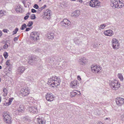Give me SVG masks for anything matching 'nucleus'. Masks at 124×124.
I'll return each mask as SVG.
<instances>
[{
	"label": "nucleus",
	"mask_w": 124,
	"mask_h": 124,
	"mask_svg": "<svg viewBox=\"0 0 124 124\" xmlns=\"http://www.w3.org/2000/svg\"><path fill=\"white\" fill-rule=\"evenodd\" d=\"M61 80L56 76L52 77L48 79V83L52 87H54L60 85Z\"/></svg>",
	"instance_id": "f257e3e1"
},
{
	"label": "nucleus",
	"mask_w": 124,
	"mask_h": 124,
	"mask_svg": "<svg viewBox=\"0 0 124 124\" xmlns=\"http://www.w3.org/2000/svg\"><path fill=\"white\" fill-rule=\"evenodd\" d=\"M109 85L111 88L115 90H117L120 86V83L116 80L111 81Z\"/></svg>",
	"instance_id": "f03ea898"
},
{
	"label": "nucleus",
	"mask_w": 124,
	"mask_h": 124,
	"mask_svg": "<svg viewBox=\"0 0 124 124\" xmlns=\"http://www.w3.org/2000/svg\"><path fill=\"white\" fill-rule=\"evenodd\" d=\"M3 116L5 122L8 124L11 123V117L8 112H4Z\"/></svg>",
	"instance_id": "7ed1b4c3"
},
{
	"label": "nucleus",
	"mask_w": 124,
	"mask_h": 124,
	"mask_svg": "<svg viewBox=\"0 0 124 124\" xmlns=\"http://www.w3.org/2000/svg\"><path fill=\"white\" fill-rule=\"evenodd\" d=\"M112 45V47L115 49L117 50L119 47V44L117 39L115 38L112 39L111 41Z\"/></svg>",
	"instance_id": "20e7f679"
},
{
	"label": "nucleus",
	"mask_w": 124,
	"mask_h": 124,
	"mask_svg": "<svg viewBox=\"0 0 124 124\" xmlns=\"http://www.w3.org/2000/svg\"><path fill=\"white\" fill-rule=\"evenodd\" d=\"M71 22L67 19H64L62 21L60 22V24L62 27L65 28H68Z\"/></svg>",
	"instance_id": "39448f33"
},
{
	"label": "nucleus",
	"mask_w": 124,
	"mask_h": 124,
	"mask_svg": "<svg viewBox=\"0 0 124 124\" xmlns=\"http://www.w3.org/2000/svg\"><path fill=\"white\" fill-rule=\"evenodd\" d=\"M39 34L36 31L32 32L30 34L31 39L35 41H36L39 39Z\"/></svg>",
	"instance_id": "423d86ee"
},
{
	"label": "nucleus",
	"mask_w": 124,
	"mask_h": 124,
	"mask_svg": "<svg viewBox=\"0 0 124 124\" xmlns=\"http://www.w3.org/2000/svg\"><path fill=\"white\" fill-rule=\"evenodd\" d=\"M54 97V95L52 93H47L46 96V100L50 101H53Z\"/></svg>",
	"instance_id": "0eeeda50"
},
{
	"label": "nucleus",
	"mask_w": 124,
	"mask_h": 124,
	"mask_svg": "<svg viewBox=\"0 0 124 124\" xmlns=\"http://www.w3.org/2000/svg\"><path fill=\"white\" fill-rule=\"evenodd\" d=\"M116 101L117 105L121 106L124 104V99L123 98L117 97L116 99Z\"/></svg>",
	"instance_id": "6e6552de"
},
{
	"label": "nucleus",
	"mask_w": 124,
	"mask_h": 124,
	"mask_svg": "<svg viewBox=\"0 0 124 124\" xmlns=\"http://www.w3.org/2000/svg\"><path fill=\"white\" fill-rule=\"evenodd\" d=\"M20 94H22L23 96H25L28 95L29 93V90L28 89V88H22L20 91Z\"/></svg>",
	"instance_id": "1a4fd4ad"
},
{
	"label": "nucleus",
	"mask_w": 124,
	"mask_h": 124,
	"mask_svg": "<svg viewBox=\"0 0 124 124\" xmlns=\"http://www.w3.org/2000/svg\"><path fill=\"white\" fill-rule=\"evenodd\" d=\"M91 68L93 72L97 73L99 72L101 69V68L99 66L94 65H92Z\"/></svg>",
	"instance_id": "9d476101"
},
{
	"label": "nucleus",
	"mask_w": 124,
	"mask_h": 124,
	"mask_svg": "<svg viewBox=\"0 0 124 124\" xmlns=\"http://www.w3.org/2000/svg\"><path fill=\"white\" fill-rule=\"evenodd\" d=\"M25 70L26 69L24 67L21 66L19 67L16 70L17 74H21L23 73Z\"/></svg>",
	"instance_id": "9b49d317"
},
{
	"label": "nucleus",
	"mask_w": 124,
	"mask_h": 124,
	"mask_svg": "<svg viewBox=\"0 0 124 124\" xmlns=\"http://www.w3.org/2000/svg\"><path fill=\"white\" fill-rule=\"evenodd\" d=\"M78 62L80 65L84 66L87 62V60L85 58L82 57L79 59Z\"/></svg>",
	"instance_id": "f8f14e48"
},
{
	"label": "nucleus",
	"mask_w": 124,
	"mask_h": 124,
	"mask_svg": "<svg viewBox=\"0 0 124 124\" xmlns=\"http://www.w3.org/2000/svg\"><path fill=\"white\" fill-rule=\"evenodd\" d=\"M104 34L106 36H111L114 34L113 31L110 30H107L106 31L104 32Z\"/></svg>",
	"instance_id": "ddd939ff"
},
{
	"label": "nucleus",
	"mask_w": 124,
	"mask_h": 124,
	"mask_svg": "<svg viewBox=\"0 0 124 124\" xmlns=\"http://www.w3.org/2000/svg\"><path fill=\"white\" fill-rule=\"evenodd\" d=\"M119 0H111V6L112 7L116 8Z\"/></svg>",
	"instance_id": "4468645a"
},
{
	"label": "nucleus",
	"mask_w": 124,
	"mask_h": 124,
	"mask_svg": "<svg viewBox=\"0 0 124 124\" xmlns=\"http://www.w3.org/2000/svg\"><path fill=\"white\" fill-rule=\"evenodd\" d=\"M80 14V11L78 10H76L72 13L71 16L75 17H77Z\"/></svg>",
	"instance_id": "2eb2a0df"
},
{
	"label": "nucleus",
	"mask_w": 124,
	"mask_h": 124,
	"mask_svg": "<svg viewBox=\"0 0 124 124\" xmlns=\"http://www.w3.org/2000/svg\"><path fill=\"white\" fill-rule=\"evenodd\" d=\"M28 109L32 113H35L37 112V109L35 107H30Z\"/></svg>",
	"instance_id": "dca6fc26"
},
{
	"label": "nucleus",
	"mask_w": 124,
	"mask_h": 124,
	"mask_svg": "<svg viewBox=\"0 0 124 124\" xmlns=\"http://www.w3.org/2000/svg\"><path fill=\"white\" fill-rule=\"evenodd\" d=\"M78 83V81L77 80H74L71 82L70 84V85L73 88H76L77 86Z\"/></svg>",
	"instance_id": "f3484780"
},
{
	"label": "nucleus",
	"mask_w": 124,
	"mask_h": 124,
	"mask_svg": "<svg viewBox=\"0 0 124 124\" xmlns=\"http://www.w3.org/2000/svg\"><path fill=\"white\" fill-rule=\"evenodd\" d=\"M15 9L17 13L22 12L23 11L22 6L21 5L16 6Z\"/></svg>",
	"instance_id": "a211bd4d"
},
{
	"label": "nucleus",
	"mask_w": 124,
	"mask_h": 124,
	"mask_svg": "<svg viewBox=\"0 0 124 124\" xmlns=\"http://www.w3.org/2000/svg\"><path fill=\"white\" fill-rule=\"evenodd\" d=\"M45 15L46 16V17L47 18H49L51 15V11L50 10L48 9L46 10L44 13Z\"/></svg>",
	"instance_id": "6ab92c4d"
},
{
	"label": "nucleus",
	"mask_w": 124,
	"mask_h": 124,
	"mask_svg": "<svg viewBox=\"0 0 124 124\" xmlns=\"http://www.w3.org/2000/svg\"><path fill=\"white\" fill-rule=\"evenodd\" d=\"M70 93V96L73 97L75 96L77 94L79 95L80 93V92L76 90H73Z\"/></svg>",
	"instance_id": "aec40b11"
},
{
	"label": "nucleus",
	"mask_w": 124,
	"mask_h": 124,
	"mask_svg": "<svg viewBox=\"0 0 124 124\" xmlns=\"http://www.w3.org/2000/svg\"><path fill=\"white\" fill-rule=\"evenodd\" d=\"M47 38L49 39H52L54 38V34L51 32H49L47 34Z\"/></svg>",
	"instance_id": "412c9836"
},
{
	"label": "nucleus",
	"mask_w": 124,
	"mask_h": 124,
	"mask_svg": "<svg viewBox=\"0 0 124 124\" xmlns=\"http://www.w3.org/2000/svg\"><path fill=\"white\" fill-rule=\"evenodd\" d=\"M124 6V3L121 2L119 0V1H118V3L117 4V6H116V8H122V7Z\"/></svg>",
	"instance_id": "4be33fe9"
},
{
	"label": "nucleus",
	"mask_w": 124,
	"mask_h": 124,
	"mask_svg": "<svg viewBox=\"0 0 124 124\" xmlns=\"http://www.w3.org/2000/svg\"><path fill=\"white\" fill-rule=\"evenodd\" d=\"M100 2L98 0H95V2H94V7H99L100 6Z\"/></svg>",
	"instance_id": "5701e85b"
},
{
	"label": "nucleus",
	"mask_w": 124,
	"mask_h": 124,
	"mask_svg": "<svg viewBox=\"0 0 124 124\" xmlns=\"http://www.w3.org/2000/svg\"><path fill=\"white\" fill-rule=\"evenodd\" d=\"M12 101V99H11L9 98L8 101L6 102L5 103H4V104L6 106H8L11 104Z\"/></svg>",
	"instance_id": "b1692460"
},
{
	"label": "nucleus",
	"mask_w": 124,
	"mask_h": 124,
	"mask_svg": "<svg viewBox=\"0 0 124 124\" xmlns=\"http://www.w3.org/2000/svg\"><path fill=\"white\" fill-rule=\"evenodd\" d=\"M106 25L105 24H102L98 26V29L99 30H101L103 29L105 27Z\"/></svg>",
	"instance_id": "393cba45"
},
{
	"label": "nucleus",
	"mask_w": 124,
	"mask_h": 124,
	"mask_svg": "<svg viewBox=\"0 0 124 124\" xmlns=\"http://www.w3.org/2000/svg\"><path fill=\"white\" fill-rule=\"evenodd\" d=\"M38 122L39 124H45V121L41 119L38 120Z\"/></svg>",
	"instance_id": "a878e982"
},
{
	"label": "nucleus",
	"mask_w": 124,
	"mask_h": 124,
	"mask_svg": "<svg viewBox=\"0 0 124 124\" xmlns=\"http://www.w3.org/2000/svg\"><path fill=\"white\" fill-rule=\"evenodd\" d=\"M8 44H9V43L8 42V40H7L5 42V45L3 46V48L4 49H6L8 48Z\"/></svg>",
	"instance_id": "bb28decb"
},
{
	"label": "nucleus",
	"mask_w": 124,
	"mask_h": 124,
	"mask_svg": "<svg viewBox=\"0 0 124 124\" xmlns=\"http://www.w3.org/2000/svg\"><path fill=\"white\" fill-rule=\"evenodd\" d=\"M117 76L121 81H123V78L122 74L121 73H119L117 75Z\"/></svg>",
	"instance_id": "cd10ccee"
},
{
	"label": "nucleus",
	"mask_w": 124,
	"mask_h": 124,
	"mask_svg": "<svg viewBox=\"0 0 124 124\" xmlns=\"http://www.w3.org/2000/svg\"><path fill=\"white\" fill-rule=\"evenodd\" d=\"M94 2H95V0H91L89 2L90 6L92 7H94Z\"/></svg>",
	"instance_id": "c85d7f7f"
},
{
	"label": "nucleus",
	"mask_w": 124,
	"mask_h": 124,
	"mask_svg": "<svg viewBox=\"0 0 124 124\" xmlns=\"http://www.w3.org/2000/svg\"><path fill=\"white\" fill-rule=\"evenodd\" d=\"M6 15V12L3 10H0V18Z\"/></svg>",
	"instance_id": "c756f323"
},
{
	"label": "nucleus",
	"mask_w": 124,
	"mask_h": 124,
	"mask_svg": "<svg viewBox=\"0 0 124 124\" xmlns=\"http://www.w3.org/2000/svg\"><path fill=\"white\" fill-rule=\"evenodd\" d=\"M3 92L4 93V94H3V96L4 97L6 96L7 94V90L6 89L4 88L3 90Z\"/></svg>",
	"instance_id": "7c9ffc66"
},
{
	"label": "nucleus",
	"mask_w": 124,
	"mask_h": 124,
	"mask_svg": "<svg viewBox=\"0 0 124 124\" xmlns=\"http://www.w3.org/2000/svg\"><path fill=\"white\" fill-rule=\"evenodd\" d=\"M24 108L22 106H21L20 107V108H19L18 109V111L19 112H23L24 111Z\"/></svg>",
	"instance_id": "2f4dec72"
},
{
	"label": "nucleus",
	"mask_w": 124,
	"mask_h": 124,
	"mask_svg": "<svg viewBox=\"0 0 124 124\" xmlns=\"http://www.w3.org/2000/svg\"><path fill=\"white\" fill-rule=\"evenodd\" d=\"M120 117L121 120L124 121V113H121L120 114Z\"/></svg>",
	"instance_id": "473e14b6"
},
{
	"label": "nucleus",
	"mask_w": 124,
	"mask_h": 124,
	"mask_svg": "<svg viewBox=\"0 0 124 124\" xmlns=\"http://www.w3.org/2000/svg\"><path fill=\"white\" fill-rule=\"evenodd\" d=\"M26 25L25 24H23L22 26L21 29L22 30H24L25 28H26Z\"/></svg>",
	"instance_id": "72a5a7b5"
},
{
	"label": "nucleus",
	"mask_w": 124,
	"mask_h": 124,
	"mask_svg": "<svg viewBox=\"0 0 124 124\" xmlns=\"http://www.w3.org/2000/svg\"><path fill=\"white\" fill-rule=\"evenodd\" d=\"M18 29L17 28H16L13 31V33L12 34V35H14V34H16L17 33V32L18 31Z\"/></svg>",
	"instance_id": "f704fd0d"
},
{
	"label": "nucleus",
	"mask_w": 124,
	"mask_h": 124,
	"mask_svg": "<svg viewBox=\"0 0 124 124\" xmlns=\"http://www.w3.org/2000/svg\"><path fill=\"white\" fill-rule=\"evenodd\" d=\"M3 55L5 59L7 58L8 56V53L6 52H4L3 54Z\"/></svg>",
	"instance_id": "c9c22d12"
},
{
	"label": "nucleus",
	"mask_w": 124,
	"mask_h": 124,
	"mask_svg": "<svg viewBox=\"0 0 124 124\" xmlns=\"http://www.w3.org/2000/svg\"><path fill=\"white\" fill-rule=\"evenodd\" d=\"M27 78L28 79V80L29 81H31V82L33 81L34 80V79L32 78L31 77H28Z\"/></svg>",
	"instance_id": "e433bc0d"
},
{
	"label": "nucleus",
	"mask_w": 124,
	"mask_h": 124,
	"mask_svg": "<svg viewBox=\"0 0 124 124\" xmlns=\"http://www.w3.org/2000/svg\"><path fill=\"white\" fill-rule=\"evenodd\" d=\"M10 60H8L6 62V65L8 66H10L11 65V64L10 63Z\"/></svg>",
	"instance_id": "4c0bfd02"
},
{
	"label": "nucleus",
	"mask_w": 124,
	"mask_h": 124,
	"mask_svg": "<svg viewBox=\"0 0 124 124\" xmlns=\"http://www.w3.org/2000/svg\"><path fill=\"white\" fill-rule=\"evenodd\" d=\"M35 15L33 14L31 16H30V18L31 19H34L36 18Z\"/></svg>",
	"instance_id": "58836bf2"
},
{
	"label": "nucleus",
	"mask_w": 124,
	"mask_h": 124,
	"mask_svg": "<svg viewBox=\"0 0 124 124\" xmlns=\"http://www.w3.org/2000/svg\"><path fill=\"white\" fill-rule=\"evenodd\" d=\"M29 58V62H32L33 61V60H34V58L32 57V56H30Z\"/></svg>",
	"instance_id": "ea45409f"
},
{
	"label": "nucleus",
	"mask_w": 124,
	"mask_h": 124,
	"mask_svg": "<svg viewBox=\"0 0 124 124\" xmlns=\"http://www.w3.org/2000/svg\"><path fill=\"white\" fill-rule=\"evenodd\" d=\"M33 24V22L32 21H30L27 24V26L28 27L31 26Z\"/></svg>",
	"instance_id": "a19ab883"
},
{
	"label": "nucleus",
	"mask_w": 124,
	"mask_h": 124,
	"mask_svg": "<svg viewBox=\"0 0 124 124\" xmlns=\"http://www.w3.org/2000/svg\"><path fill=\"white\" fill-rule=\"evenodd\" d=\"M55 58L54 57H51L50 58V60L52 62H54L55 61Z\"/></svg>",
	"instance_id": "79ce46f5"
},
{
	"label": "nucleus",
	"mask_w": 124,
	"mask_h": 124,
	"mask_svg": "<svg viewBox=\"0 0 124 124\" xmlns=\"http://www.w3.org/2000/svg\"><path fill=\"white\" fill-rule=\"evenodd\" d=\"M19 35L18 37H15L14 38V41L15 42H16V41L17 40H18V38H19Z\"/></svg>",
	"instance_id": "37998d69"
},
{
	"label": "nucleus",
	"mask_w": 124,
	"mask_h": 124,
	"mask_svg": "<svg viewBox=\"0 0 124 124\" xmlns=\"http://www.w3.org/2000/svg\"><path fill=\"white\" fill-rule=\"evenodd\" d=\"M33 7L36 9H37L39 8V6L37 4H35L34 5Z\"/></svg>",
	"instance_id": "c03bdc74"
},
{
	"label": "nucleus",
	"mask_w": 124,
	"mask_h": 124,
	"mask_svg": "<svg viewBox=\"0 0 124 124\" xmlns=\"http://www.w3.org/2000/svg\"><path fill=\"white\" fill-rule=\"evenodd\" d=\"M31 12L33 13H35L36 12V10L34 9H32L31 10Z\"/></svg>",
	"instance_id": "a18cd8bd"
},
{
	"label": "nucleus",
	"mask_w": 124,
	"mask_h": 124,
	"mask_svg": "<svg viewBox=\"0 0 124 124\" xmlns=\"http://www.w3.org/2000/svg\"><path fill=\"white\" fill-rule=\"evenodd\" d=\"M29 17V16L28 15H27L24 17V19L25 20H26Z\"/></svg>",
	"instance_id": "49530a36"
},
{
	"label": "nucleus",
	"mask_w": 124,
	"mask_h": 124,
	"mask_svg": "<svg viewBox=\"0 0 124 124\" xmlns=\"http://www.w3.org/2000/svg\"><path fill=\"white\" fill-rule=\"evenodd\" d=\"M35 118L37 119V120L38 122V120H39V119H40L41 118L38 117V116H36L35 117Z\"/></svg>",
	"instance_id": "de8ad7c7"
},
{
	"label": "nucleus",
	"mask_w": 124,
	"mask_h": 124,
	"mask_svg": "<svg viewBox=\"0 0 124 124\" xmlns=\"http://www.w3.org/2000/svg\"><path fill=\"white\" fill-rule=\"evenodd\" d=\"M30 28H27L25 30V31H28L30 30Z\"/></svg>",
	"instance_id": "09e8293b"
},
{
	"label": "nucleus",
	"mask_w": 124,
	"mask_h": 124,
	"mask_svg": "<svg viewBox=\"0 0 124 124\" xmlns=\"http://www.w3.org/2000/svg\"><path fill=\"white\" fill-rule=\"evenodd\" d=\"M77 79L78 80H81V78L79 76H78L77 77Z\"/></svg>",
	"instance_id": "8fccbe9b"
},
{
	"label": "nucleus",
	"mask_w": 124,
	"mask_h": 124,
	"mask_svg": "<svg viewBox=\"0 0 124 124\" xmlns=\"http://www.w3.org/2000/svg\"><path fill=\"white\" fill-rule=\"evenodd\" d=\"M3 31L5 32H7V29H4L3 30Z\"/></svg>",
	"instance_id": "3c124183"
},
{
	"label": "nucleus",
	"mask_w": 124,
	"mask_h": 124,
	"mask_svg": "<svg viewBox=\"0 0 124 124\" xmlns=\"http://www.w3.org/2000/svg\"><path fill=\"white\" fill-rule=\"evenodd\" d=\"M105 120H110V119L109 118H105V119H104Z\"/></svg>",
	"instance_id": "603ef678"
},
{
	"label": "nucleus",
	"mask_w": 124,
	"mask_h": 124,
	"mask_svg": "<svg viewBox=\"0 0 124 124\" xmlns=\"http://www.w3.org/2000/svg\"><path fill=\"white\" fill-rule=\"evenodd\" d=\"M22 2L24 4L25 3V2L26 1V0H22Z\"/></svg>",
	"instance_id": "864d4df0"
},
{
	"label": "nucleus",
	"mask_w": 124,
	"mask_h": 124,
	"mask_svg": "<svg viewBox=\"0 0 124 124\" xmlns=\"http://www.w3.org/2000/svg\"><path fill=\"white\" fill-rule=\"evenodd\" d=\"M40 8H41V9L42 10H43V9H44L45 8V7H42Z\"/></svg>",
	"instance_id": "5fc2aeb1"
},
{
	"label": "nucleus",
	"mask_w": 124,
	"mask_h": 124,
	"mask_svg": "<svg viewBox=\"0 0 124 124\" xmlns=\"http://www.w3.org/2000/svg\"><path fill=\"white\" fill-rule=\"evenodd\" d=\"M2 34V33L1 31H0V37L1 36Z\"/></svg>",
	"instance_id": "6e6d98bb"
},
{
	"label": "nucleus",
	"mask_w": 124,
	"mask_h": 124,
	"mask_svg": "<svg viewBox=\"0 0 124 124\" xmlns=\"http://www.w3.org/2000/svg\"><path fill=\"white\" fill-rule=\"evenodd\" d=\"M38 10L39 11H41L42 10L41 9V8H39Z\"/></svg>",
	"instance_id": "4d7b16f0"
},
{
	"label": "nucleus",
	"mask_w": 124,
	"mask_h": 124,
	"mask_svg": "<svg viewBox=\"0 0 124 124\" xmlns=\"http://www.w3.org/2000/svg\"><path fill=\"white\" fill-rule=\"evenodd\" d=\"M76 40V39H74V41H75V43H78V42H77L76 41H75Z\"/></svg>",
	"instance_id": "13d9d810"
},
{
	"label": "nucleus",
	"mask_w": 124,
	"mask_h": 124,
	"mask_svg": "<svg viewBox=\"0 0 124 124\" xmlns=\"http://www.w3.org/2000/svg\"><path fill=\"white\" fill-rule=\"evenodd\" d=\"M99 123L100 124H104V123H102L101 122H100V123L99 122Z\"/></svg>",
	"instance_id": "bf43d9fd"
},
{
	"label": "nucleus",
	"mask_w": 124,
	"mask_h": 124,
	"mask_svg": "<svg viewBox=\"0 0 124 124\" xmlns=\"http://www.w3.org/2000/svg\"><path fill=\"white\" fill-rule=\"evenodd\" d=\"M46 7V5H44V6L43 7H45V8Z\"/></svg>",
	"instance_id": "052dcab7"
},
{
	"label": "nucleus",
	"mask_w": 124,
	"mask_h": 124,
	"mask_svg": "<svg viewBox=\"0 0 124 124\" xmlns=\"http://www.w3.org/2000/svg\"><path fill=\"white\" fill-rule=\"evenodd\" d=\"M48 124H50V122H48Z\"/></svg>",
	"instance_id": "680f3d73"
},
{
	"label": "nucleus",
	"mask_w": 124,
	"mask_h": 124,
	"mask_svg": "<svg viewBox=\"0 0 124 124\" xmlns=\"http://www.w3.org/2000/svg\"><path fill=\"white\" fill-rule=\"evenodd\" d=\"M2 68V67L1 66H0V69H1Z\"/></svg>",
	"instance_id": "e2e57ef3"
},
{
	"label": "nucleus",
	"mask_w": 124,
	"mask_h": 124,
	"mask_svg": "<svg viewBox=\"0 0 124 124\" xmlns=\"http://www.w3.org/2000/svg\"><path fill=\"white\" fill-rule=\"evenodd\" d=\"M30 14V13H28L27 14V15L28 14L29 15Z\"/></svg>",
	"instance_id": "0e129e2a"
},
{
	"label": "nucleus",
	"mask_w": 124,
	"mask_h": 124,
	"mask_svg": "<svg viewBox=\"0 0 124 124\" xmlns=\"http://www.w3.org/2000/svg\"><path fill=\"white\" fill-rule=\"evenodd\" d=\"M1 97H0V100H1Z\"/></svg>",
	"instance_id": "69168bd1"
},
{
	"label": "nucleus",
	"mask_w": 124,
	"mask_h": 124,
	"mask_svg": "<svg viewBox=\"0 0 124 124\" xmlns=\"http://www.w3.org/2000/svg\"><path fill=\"white\" fill-rule=\"evenodd\" d=\"M41 0H39V1H41Z\"/></svg>",
	"instance_id": "338daca9"
},
{
	"label": "nucleus",
	"mask_w": 124,
	"mask_h": 124,
	"mask_svg": "<svg viewBox=\"0 0 124 124\" xmlns=\"http://www.w3.org/2000/svg\"><path fill=\"white\" fill-rule=\"evenodd\" d=\"M1 100H0V102H1Z\"/></svg>",
	"instance_id": "774afa93"
}]
</instances>
